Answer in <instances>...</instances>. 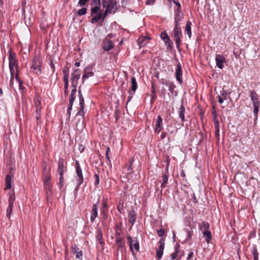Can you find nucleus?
<instances>
[{
    "instance_id": "obj_1",
    "label": "nucleus",
    "mask_w": 260,
    "mask_h": 260,
    "mask_svg": "<svg viewBox=\"0 0 260 260\" xmlns=\"http://www.w3.org/2000/svg\"><path fill=\"white\" fill-rule=\"evenodd\" d=\"M9 61L11 82L12 80H13L14 78V67H15L16 70H17L18 61L16 59V54L15 53H12L11 49L9 50Z\"/></svg>"
},
{
    "instance_id": "obj_2",
    "label": "nucleus",
    "mask_w": 260,
    "mask_h": 260,
    "mask_svg": "<svg viewBox=\"0 0 260 260\" xmlns=\"http://www.w3.org/2000/svg\"><path fill=\"white\" fill-rule=\"evenodd\" d=\"M174 36L176 44V47L178 50H179L181 44V38L182 36V34L181 31V28L179 25V23H177V21L176 23H175L174 28Z\"/></svg>"
},
{
    "instance_id": "obj_3",
    "label": "nucleus",
    "mask_w": 260,
    "mask_h": 260,
    "mask_svg": "<svg viewBox=\"0 0 260 260\" xmlns=\"http://www.w3.org/2000/svg\"><path fill=\"white\" fill-rule=\"evenodd\" d=\"M42 63L41 59L40 57L35 56L31 62V69L34 70L37 74L41 73L42 72Z\"/></svg>"
},
{
    "instance_id": "obj_4",
    "label": "nucleus",
    "mask_w": 260,
    "mask_h": 260,
    "mask_svg": "<svg viewBox=\"0 0 260 260\" xmlns=\"http://www.w3.org/2000/svg\"><path fill=\"white\" fill-rule=\"evenodd\" d=\"M75 164L76 172L78 176V178H77V187H79L83 182V177L79 161L76 160Z\"/></svg>"
},
{
    "instance_id": "obj_5",
    "label": "nucleus",
    "mask_w": 260,
    "mask_h": 260,
    "mask_svg": "<svg viewBox=\"0 0 260 260\" xmlns=\"http://www.w3.org/2000/svg\"><path fill=\"white\" fill-rule=\"evenodd\" d=\"M165 240L164 238H161L158 243V245L156 249V256L158 259H160L162 257L165 248Z\"/></svg>"
},
{
    "instance_id": "obj_6",
    "label": "nucleus",
    "mask_w": 260,
    "mask_h": 260,
    "mask_svg": "<svg viewBox=\"0 0 260 260\" xmlns=\"http://www.w3.org/2000/svg\"><path fill=\"white\" fill-rule=\"evenodd\" d=\"M165 240L164 238H161L158 243V245L156 249V256L158 259H160L162 257L165 248Z\"/></svg>"
},
{
    "instance_id": "obj_7",
    "label": "nucleus",
    "mask_w": 260,
    "mask_h": 260,
    "mask_svg": "<svg viewBox=\"0 0 260 260\" xmlns=\"http://www.w3.org/2000/svg\"><path fill=\"white\" fill-rule=\"evenodd\" d=\"M165 240L164 238H161L158 243V245L156 249V256L158 259H160L162 257L165 248Z\"/></svg>"
},
{
    "instance_id": "obj_8",
    "label": "nucleus",
    "mask_w": 260,
    "mask_h": 260,
    "mask_svg": "<svg viewBox=\"0 0 260 260\" xmlns=\"http://www.w3.org/2000/svg\"><path fill=\"white\" fill-rule=\"evenodd\" d=\"M94 73L93 72V66L91 64L88 65L84 70V74L82 76V83H84V80L86 79H87L90 77H92Z\"/></svg>"
},
{
    "instance_id": "obj_9",
    "label": "nucleus",
    "mask_w": 260,
    "mask_h": 260,
    "mask_svg": "<svg viewBox=\"0 0 260 260\" xmlns=\"http://www.w3.org/2000/svg\"><path fill=\"white\" fill-rule=\"evenodd\" d=\"M182 70L181 65L180 62H179L177 65V68L175 71V76L176 78V80L179 83L181 84L183 83V80L182 78Z\"/></svg>"
},
{
    "instance_id": "obj_10",
    "label": "nucleus",
    "mask_w": 260,
    "mask_h": 260,
    "mask_svg": "<svg viewBox=\"0 0 260 260\" xmlns=\"http://www.w3.org/2000/svg\"><path fill=\"white\" fill-rule=\"evenodd\" d=\"M163 128L162 119L160 115H158L155 121L154 132L159 133Z\"/></svg>"
},
{
    "instance_id": "obj_11",
    "label": "nucleus",
    "mask_w": 260,
    "mask_h": 260,
    "mask_svg": "<svg viewBox=\"0 0 260 260\" xmlns=\"http://www.w3.org/2000/svg\"><path fill=\"white\" fill-rule=\"evenodd\" d=\"M127 216L128 222L131 224V227H132L136 222L137 217V214L133 208L128 211Z\"/></svg>"
},
{
    "instance_id": "obj_12",
    "label": "nucleus",
    "mask_w": 260,
    "mask_h": 260,
    "mask_svg": "<svg viewBox=\"0 0 260 260\" xmlns=\"http://www.w3.org/2000/svg\"><path fill=\"white\" fill-rule=\"evenodd\" d=\"M249 96L252 102L253 105H260L259 99L256 92L254 90H252L249 91Z\"/></svg>"
},
{
    "instance_id": "obj_13",
    "label": "nucleus",
    "mask_w": 260,
    "mask_h": 260,
    "mask_svg": "<svg viewBox=\"0 0 260 260\" xmlns=\"http://www.w3.org/2000/svg\"><path fill=\"white\" fill-rule=\"evenodd\" d=\"M72 252L73 253L76 255V257L80 260L82 259V251L80 250L77 245L74 244L71 247Z\"/></svg>"
},
{
    "instance_id": "obj_14",
    "label": "nucleus",
    "mask_w": 260,
    "mask_h": 260,
    "mask_svg": "<svg viewBox=\"0 0 260 260\" xmlns=\"http://www.w3.org/2000/svg\"><path fill=\"white\" fill-rule=\"evenodd\" d=\"M215 61L216 66L220 69L223 68V63L225 62L224 56L221 54H217L216 56Z\"/></svg>"
},
{
    "instance_id": "obj_15",
    "label": "nucleus",
    "mask_w": 260,
    "mask_h": 260,
    "mask_svg": "<svg viewBox=\"0 0 260 260\" xmlns=\"http://www.w3.org/2000/svg\"><path fill=\"white\" fill-rule=\"evenodd\" d=\"M99 204V202L98 201L96 203L92 205V210L91 212L90 216V221L91 222H93L95 218L98 217V205Z\"/></svg>"
},
{
    "instance_id": "obj_16",
    "label": "nucleus",
    "mask_w": 260,
    "mask_h": 260,
    "mask_svg": "<svg viewBox=\"0 0 260 260\" xmlns=\"http://www.w3.org/2000/svg\"><path fill=\"white\" fill-rule=\"evenodd\" d=\"M79 99V105H80V109L79 110L78 113L76 114V116L78 115H82L84 116V99L83 96H81Z\"/></svg>"
},
{
    "instance_id": "obj_17",
    "label": "nucleus",
    "mask_w": 260,
    "mask_h": 260,
    "mask_svg": "<svg viewBox=\"0 0 260 260\" xmlns=\"http://www.w3.org/2000/svg\"><path fill=\"white\" fill-rule=\"evenodd\" d=\"M114 47V44L111 40H104L103 41V48L106 51H108L111 50Z\"/></svg>"
},
{
    "instance_id": "obj_18",
    "label": "nucleus",
    "mask_w": 260,
    "mask_h": 260,
    "mask_svg": "<svg viewBox=\"0 0 260 260\" xmlns=\"http://www.w3.org/2000/svg\"><path fill=\"white\" fill-rule=\"evenodd\" d=\"M80 74L78 69L75 70L72 74L71 81L72 84L78 83V81L80 79Z\"/></svg>"
},
{
    "instance_id": "obj_19",
    "label": "nucleus",
    "mask_w": 260,
    "mask_h": 260,
    "mask_svg": "<svg viewBox=\"0 0 260 260\" xmlns=\"http://www.w3.org/2000/svg\"><path fill=\"white\" fill-rule=\"evenodd\" d=\"M76 99V96L75 94H71L70 99H69V105L68 106V108L67 110V115L69 116L70 118L71 116V111L72 110V107L73 105L74 102Z\"/></svg>"
},
{
    "instance_id": "obj_20",
    "label": "nucleus",
    "mask_w": 260,
    "mask_h": 260,
    "mask_svg": "<svg viewBox=\"0 0 260 260\" xmlns=\"http://www.w3.org/2000/svg\"><path fill=\"white\" fill-rule=\"evenodd\" d=\"M182 18L183 16L181 13V8H177V9L175 11V23H176V21L177 23H179L182 20Z\"/></svg>"
},
{
    "instance_id": "obj_21",
    "label": "nucleus",
    "mask_w": 260,
    "mask_h": 260,
    "mask_svg": "<svg viewBox=\"0 0 260 260\" xmlns=\"http://www.w3.org/2000/svg\"><path fill=\"white\" fill-rule=\"evenodd\" d=\"M14 175L13 174H8L6 177V187L5 189H8L11 188V183L12 182V178H13Z\"/></svg>"
},
{
    "instance_id": "obj_22",
    "label": "nucleus",
    "mask_w": 260,
    "mask_h": 260,
    "mask_svg": "<svg viewBox=\"0 0 260 260\" xmlns=\"http://www.w3.org/2000/svg\"><path fill=\"white\" fill-rule=\"evenodd\" d=\"M96 241L99 242L101 246H103L104 245V242L103 240V234L102 230L100 229H98L96 231Z\"/></svg>"
},
{
    "instance_id": "obj_23",
    "label": "nucleus",
    "mask_w": 260,
    "mask_h": 260,
    "mask_svg": "<svg viewBox=\"0 0 260 260\" xmlns=\"http://www.w3.org/2000/svg\"><path fill=\"white\" fill-rule=\"evenodd\" d=\"M148 37L142 36L140 37L138 40V43L140 47L145 46L148 42Z\"/></svg>"
},
{
    "instance_id": "obj_24",
    "label": "nucleus",
    "mask_w": 260,
    "mask_h": 260,
    "mask_svg": "<svg viewBox=\"0 0 260 260\" xmlns=\"http://www.w3.org/2000/svg\"><path fill=\"white\" fill-rule=\"evenodd\" d=\"M116 243L117 246L118 250L122 249L125 246V242L124 239L122 238L116 237Z\"/></svg>"
},
{
    "instance_id": "obj_25",
    "label": "nucleus",
    "mask_w": 260,
    "mask_h": 260,
    "mask_svg": "<svg viewBox=\"0 0 260 260\" xmlns=\"http://www.w3.org/2000/svg\"><path fill=\"white\" fill-rule=\"evenodd\" d=\"M117 3L116 1L114 0H108V4L105 7H108L113 10L114 9L115 10L114 11V13H115L117 10Z\"/></svg>"
},
{
    "instance_id": "obj_26",
    "label": "nucleus",
    "mask_w": 260,
    "mask_h": 260,
    "mask_svg": "<svg viewBox=\"0 0 260 260\" xmlns=\"http://www.w3.org/2000/svg\"><path fill=\"white\" fill-rule=\"evenodd\" d=\"M191 24H192V23H191V21L189 20H188L186 22V24L185 27V32L187 35V36H188V37L189 38H190L191 37Z\"/></svg>"
},
{
    "instance_id": "obj_27",
    "label": "nucleus",
    "mask_w": 260,
    "mask_h": 260,
    "mask_svg": "<svg viewBox=\"0 0 260 260\" xmlns=\"http://www.w3.org/2000/svg\"><path fill=\"white\" fill-rule=\"evenodd\" d=\"M185 108L183 104H181L180 106L178 113H179V116L181 119V122H183L185 121V118H184V113H185Z\"/></svg>"
},
{
    "instance_id": "obj_28",
    "label": "nucleus",
    "mask_w": 260,
    "mask_h": 260,
    "mask_svg": "<svg viewBox=\"0 0 260 260\" xmlns=\"http://www.w3.org/2000/svg\"><path fill=\"white\" fill-rule=\"evenodd\" d=\"M63 159L62 158H59L58 162V168H57V172L58 173H61L64 172L63 170Z\"/></svg>"
},
{
    "instance_id": "obj_29",
    "label": "nucleus",
    "mask_w": 260,
    "mask_h": 260,
    "mask_svg": "<svg viewBox=\"0 0 260 260\" xmlns=\"http://www.w3.org/2000/svg\"><path fill=\"white\" fill-rule=\"evenodd\" d=\"M102 20V12H100L97 14L95 15L91 20V22L92 24L97 23L99 20Z\"/></svg>"
},
{
    "instance_id": "obj_30",
    "label": "nucleus",
    "mask_w": 260,
    "mask_h": 260,
    "mask_svg": "<svg viewBox=\"0 0 260 260\" xmlns=\"http://www.w3.org/2000/svg\"><path fill=\"white\" fill-rule=\"evenodd\" d=\"M131 83L132 84L131 89L129 91H131V92H135L136 89L138 87L137 83L136 80V78L134 77H133L131 78Z\"/></svg>"
},
{
    "instance_id": "obj_31",
    "label": "nucleus",
    "mask_w": 260,
    "mask_h": 260,
    "mask_svg": "<svg viewBox=\"0 0 260 260\" xmlns=\"http://www.w3.org/2000/svg\"><path fill=\"white\" fill-rule=\"evenodd\" d=\"M169 86V90L171 92V93L174 95H176L177 94V92L175 90V89L176 88V86L174 84L173 82H170L168 84Z\"/></svg>"
},
{
    "instance_id": "obj_32",
    "label": "nucleus",
    "mask_w": 260,
    "mask_h": 260,
    "mask_svg": "<svg viewBox=\"0 0 260 260\" xmlns=\"http://www.w3.org/2000/svg\"><path fill=\"white\" fill-rule=\"evenodd\" d=\"M101 212H108V205L107 204V199H104L102 202V207L101 208Z\"/></svg>"
},
{
    "instance_id": "obj_33",
    "label": "nucleus",
    "mask_w": 260,
    "mask_h": 260,
    "mask_svg": "<svg viewBox=\"0 0 260 260\" xmlns=\"http://www.w3.org/2000/svg\"><path fill=\"white\" fill-rule=\"evenodd\" d=\"M214 122V126H215V135L217 137L219 136V121L216 119L213 120Z\"/></svg>"
},
{
    "instance_id": "obj_34",
    "label": "nucleus",
    "mask_w": 260,
    "mask_h": 260,
    "mask_svg": "<svg viewBox=\"0 0 260 260\" xmlns=\"http://www.w3.org/2000/svg\"><path fill=\"white\" fill-rule=\"evenodd\" d=\"M201 230L202 231V232L204 231H208L209 229V224L208 222L206 221H204L202 222L201 225L200 227Z\"/></svg>"
},
{
    "instance_id": "obj_35",
    "label": "nucleus",
    "mask_w": 260,
    "mask_h": 260,
    "mask_svg": "<svg viewBox=\"0 0 260 260\" xmlns=\"http://www.w3.org/2000/svg\"><path fill=\"white\" fill-rule=\"evenodd\" d=\"M101 5H95L94 7H92L90 9L91 11V15H93L100 11V12H102V10H101Z\"/></svg>"
},
{
    "instance_id": "obj_36",
    "label": "nucleus",
    "mask_w": 260,
    "mask_h": 260,
    "mask_svg": "<svg viewBox=\"0 0 260 260\" xmlns=\"http://www.w3.org/2000/svg\"><path fill=\"white\" fill-rule=\"evenodd\" d=\"M204 237L205 238V240L207 243H209L212 238L211 233L210 231H204L203 232Z\"/></svg>"
},
{
    "instance_id": "obj_37",
    "label": "nucleus",
    "mask_w": 260,
    "mask_h": 260,
    "mask_svg": "<svg viewBox=\"0 0 260 260\" xmlns=\"http://www.w3.org/2000/svg\"><path fill=\"white\" fill-rule=\"evenodd\" d=\"M63 81L69 80V68L65 67L63 69Z\"/></svg>"
},
{
    "instance_id": "obj_38",
    "label": "nucleus",
    "mask_w": 260,
    "mask_h": 260,
    "mask_svg": "<svg viewBox=\"0 0 260 260\" xmlns=\"http://www.w3.org/2000/svg\"><path fill=\"white\" fill-rule=\"evenodd\" d=\"M168 175L166 174H164L162 176V182L161 184V188H165L166 186V184L168 183Z\"/></svg>"
},
{
    "instance_id": "obj_39",
    "label": "nucleus",
    "mask_w": 260,
    "mask_h": 260,
    "mask_svg": "<svg viewBox=\"0 0 260 260\" xmlns=\"http://www.w3.org/2000/svg\"><path fill=\"white\" fill-rule=\"evenodd\" d=\"M58 174L59 175V181L58 183V187L59 188V189H61L63 186V173H58Z\"/></svg>"
},
{
    "instance_id": "obj_40",
    "label": "nucleus",
    "mask_w": 260,
    "mask_h": 260,
    "mask_svg": "<svg viewBox=\"0 0 260 260\" xmlns=\"http://www.w3.org/2000/svg\"><path fill=\"white\" fill-rule=\"evenodd\" d=\"M253 256V260H258V253L256 246H254L251 251Z\"/></svg>"
},
{
    "instance_id": "obj_41",
    "label": "nucleus",
    "mask_w": 260,
    "mask_h": 260,
    "mask_svg": "<svg viewBox=\"0 0 260 260\" xmlns=\"http://www.w3.org/2000/svg\"><path fill=\"white\" fill-rule=\"evenodd\" d=\"M44 188L47 190V196H50L52 194V185L50 184H44Z\"/></svg>"
},
{
    "instance_id": "obj_42",
    "label": "nucleus",
    "mask_w": 260,
    "mask_h": 260,
    "mask_svg": "<svg viewBox=\"0 0 260 260\" xmlns=\"http://www.w3.org/2000/svg\"><path fill=\"white\" fill-rule=\"evenodd\" d=\"M126 237L127 239L128 240L131 251L133 252V242H135V239H133L129 235H126Z\"/></svg>"
},
{
    "instance_id": "obj_43",
    "label": "nucleus",
    "mask_w": 260,
    "mask_h": 260,
    "mask_svg": "<svg viewBox=\"0 0 260 260\" xmlns=\"http://www.w3.org/2000/svg\"><path fill=\"white\" fill-rule=\"evenodd\" d=\"M253 106L254 108L253 114H254V117L255 118V119L256 120L257 119V114H258V112L259 111V105H253Z\"/></svg>"
},
{
    "instance_id": "obj_44",
    "label": "nucleus",
    "mask_w": 260,
    "mask_h": 260,
    "mask_svg": "<svg viewBox=\"0 0 260 260\" xmlns=\"http://www.w3.org/2000/svg\"><path fill=\"white\" fill-rule=\"evenodd\" d=\"M87 8H82L79 9L77 11V14L78 16H82V15H85L87 13Z\"/></svg>"
},
{
    "instance_id": "obj_45",
    "label": "nucleus",
    "mask_w": 260,
    "mask_h": 260,
    "mask_svg": "<svg viewBox=\"0 0 260 260\" xmlns=\"http://www.w3.org/2000/svg\"><path fill=\"white\" fill-rule=\"evenodd\" d=\"M164 41L166 45L168 46V48H172L173 47V42L169 37L167 38V39L165 40Z\"/></svg>"
},
{
    "instance_id": "obj_46",
    "label": "nucleus",
    "mask_w": 260,
    "mask_h": 260,
    "mask_svg": "<svg viewBox=\"0 0 260 260\" xmlns=\"http://www.w3.org/2000/svg\"><path fill=\"white\" fill-rule=\"evenodd\" d=\"M134 248L137 251H139L140 249L139 241L137 238L135 239V242L133 244V248ZM133 253V251L132 252Z\"/></svg>"
},
{
    "instance_id": "obj_47",
    "label": "nucleus",
    "mask_w": 260,
    "mask_h": 260,
    "mask_svg": "<svg viewBox=\"0 0 260 260\" xmlns=\"http://www.w3.org/2000/svg\"><path fill=\"white\" fill-rule=\"evenodd\" d=\"M64 86V92L66 95H68V86H69V80L63 81Z\"/></svg>"
},
{
    "instance_id": "obj_48",
    "label": "nucleus",
    "mask_w": 260,
    "mask_h": 260,
    "mask_svg": "<svg viewBox=\"0 0 260 260\" xmlns=\"http://www.w3.org/2000/svg\"><path fill=\"white\" fill-rule=\"evenodd\" d=\"M41 107H38L36 108V119L37 120H39L41 118Z\"/></svg>"
},
{
    "instance_id": "obj_49",
    "label": "nucleus",
    "mask_w": 260,
    "mask_h": 260,
    "mask_svg": "<svg viewBox=\"0 0 260 260\" xmlns=\"http://www.w3.org/2000/svg\"><path fill=\"white\" fill-rule=\"evenodd\" d=\"M220 94L221 96H222V98H223L224 100H226V97L228 95V93L227 92V91L225 90H224V89H223L220 92Z\"/></svg>"
},
{
    "instance_id": "obj_50",
    "label": "nucleus",
    "mask_w": 260,
    "mask_h": 260,
    "mask_svg": "<svg viewBox=\"0 0 260 260\" xmlns=\"http://www.w3.org/2000/svg\"><path fill=\"white\" fill-rule=\"evenodd\" d=\"M157 234L159 237H162L165 235V231L164 229H161L157 230Z\"/></svg>"
},
{
    "instance_id": "obj_51",
    "label": "nucleus",
    "mask_w": 260,
    "mask_h": 260,
    "mask_svg": "<svg viewBox=\"0 0 260 260\" xmlns=\"http://www.w3.org/2000/svg\"><path fill=\"white\" fill-rule=\"evenodd\" d=\"M10 197L9 198V202H14L15 200V197L14 195V192H10Z\"/></svg>"
},
{
    "instance_id": "obj_52",
    "label": "nucleus",
    "mask_w": 260,
    "mask_h": 260,
    "mask_svg": "<svg viewBox=\"0 0 260 260\" xmlns=\"http://www.w3.org/2000/svg\"><path fill=\"white\" fill-rule=\"evenodd\" d=\"M160 38L161 39H162L164 41L167 38H169V36L168 35L166 31L162 32L160 35Z\"/></svg>"
},
{
    "instance_id": "obj_53",
    "label": "nucleus",
    "mask_w": 260,
    "mask_h": 260,
    "mask_svg": "<svg viewBox=\"0 0 260 260\" xmlns=\"http://www.w3.org/2000/svg\"><path fill=\"white\" fill-rule=\"evenodd\" d=\"M178 252H179V250H176V251H175L174 253H173L170 255L171 259L172 260H174V259H175L177 257V255H178Z\"/></svg>"
},
{
    "instance_id": "obj_54",
    "label": "nucleus",
    "mask_w": 260,
    "mask_h": 260,
    "mask_svg": "<svg viewBox=\"0 0 260 260\" xmlns=\"http://www.w3.org/2000/svg\"><path fill=\"white\" fill-rule=\"evenodd\" d=\"M50 180H51V178H50V176H48V175L45 176L44 179V184L49 183Z\"/></svg>"
},
{
    "instance_id": "obj_55",
    "label": "nucleus",
    "mask_w": 260,
    "mask_h": 260,
    "mask_svg": "<svg viewBox=\"0 0 260 260\" xmlns=\"http://www.w3.org/2000/svg\"><path fill=\"white\" fill-rule=\"evenodd\" d=\"M35 105L36 108L41 107V101L39 99L35 100Z\"/></svg>"
},
{
    "instance_id": "obj_56",
    "label": "nucleus",
    "mask_w": 260,
    "mask_h": 260,
    "mask_svg": "<svg viewBox=\"0 0 260 260\" xmlns=\"http://www.w3.org/2000/svg\"><path fill=\"white\" fill-rule=\"evenodd\" d=\"M135 92H131V91H128L129 95L128 96V100L126 102V104H128V102H129L131 100V99L133 98L134 94Z\"/></svg>"
},
{
    "instance_id": "obj_57",
    "label": "nucleus",
    "mask_w": 260,
    "mask_h": 260,
    "mask_svg": "<svg viewBox=\"0 0 260 260\" xmlns=\"http://www.w3.org/2000/svg\"><path fill=\"white\" fill-rule=\"evenodd\" d=\"M94 177H95V181L94 182V185H97L99 184V182H100L99 176L97 174H95L94 175Z\"/></svg>"
},
{
    "instance_id": "obj_58",
    "label": "nucleus",
    "mask_w": 260,
    "mask_h": 260,
    "mask_svg": "<svg viewBox=\"0 0 260 260\" xmlns=\"http://www.w3.org/2000/svg\"><path fill=\"white\" fill-rule=\"evenodd\" d=\"M77 85V84H72V86L73 87V89L72 90V91H71V94L72 95L73 94H75H75L76 93V91H77V89H76Z\"/></svg>"
},
{
    "instance_id": "obj_59",
    "label": "nucleus",
    "mask_w": 260,
    "mask_h": 260,
    "mask_svg": "<svg viewBox=\"0 0 260 260\" xmlns=\"http://www.w3.org/2000/svg\"><path fill=\"white\" fill-rule=\"evenodd\" d=\"M89 1V0H79L78 4L81 6H84Z\"/></svg>"
},
{
    "instance_id": "obj_60",
    "label": "nucleus",
    "mask_w": 260,
    "mask_h": 260,
    "mask_svg": "<svg viewBox=\"0 0 260 260\" xmlns=\"http://www.w3.org/2000/svg\"><path fill=\"white\" fill-rule=\"evenodd\" d=\"M12 208H8L7 209V216L10 218L11 216V213L12 212Z\"/></svg>"
},
{
    "instance_id": "obj_61",
    "label": "nucleus",
    "mask_w": 260,
    "mask_h": 260,
    "mask_svg": "<svg viewBox=\"0 0 260 260\" xmlns=\"http://www.w3.org/2000/svg\"><path fill=\"white\" fill-rule=\"evenodd\" d=\"M212 108L214 110L212 112V114L213 115V120L217 119V114L216 113V110L215 109L214 106H213Z\"/></svg>"
},
{
    "instance_id": "obj_62",
    "label": "nucleus",
    "mask_w": 260,
    "mask_h": 260,
    "mask_svg": "<svg viewBox=\"0 0 260 260\" xmlns=\"http://www.w3.org/2000/svg\"><path fill=\"white\" fill-rule=\"evenodd\" d=\"M109 14L107 11H105L104 13L102 12V22L104 21V19L107 17Z\"/></svg>"
},
{
    "instance_id": "obj_63",
    "label": "nucleus",
    "mask_w": 260,
    "mask_h": 260,
    "mask_svg": "<svg viewBox=\"0 0 260 260\" xmlns=\"http://www.w3.org/2000/svg\"><path fill=\"white\" fill-rule=\"evenodd\" d=\"M156 0H147L146 2H145V4L147 5H153L155 3Z\"/></svg>"
},
{
    "instance_id": "obj_64",
    "label": "nucleus",
    "mask_w": 260,
    "mask_h": 260,
    "mask_svg": "<svg viewBox=\"0 0 260 260\" xmlns=\"http://www.w3.org/2000/svg\"><path fill=\"white\" fill-rule=\"evenodd\" d=\"M128 86V82L125 83L124 82H122L120 85V87L122 88V89L125 90Z\"/></svg>"
}]
</instances>
